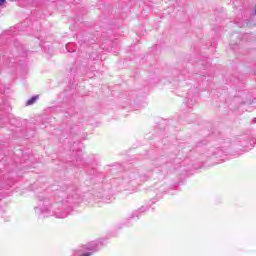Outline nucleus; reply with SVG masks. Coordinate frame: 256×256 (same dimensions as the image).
<instances>
[{
    "label": "nucleus",
    "instance_id": "nucleus-1",
    "mask_svg": "<svg viewBox=\"0 0 256 256\" xmlns=\"http://www.w3.org/2000/svg\"><path fill=\"white\" fill-rule=\"evenodd\" d=\"M37 99H39V95L33 96L32 98H30V99L26 102V105H33V103H35V101H37Z\"/></svg>",
    "mask_w": 256,
    "mask_h": 256
},
{
    "label": "nucleus",
    "instance_id": "nucleus-2",
    "mask_svg": "<svg viewBox=\"0 0 256 256\" xmlns=\"http://www.w3.org/2000/svg\"><path fill=\"white\" fill-rule=\"evenodd\" d=\"M4 2H5V0H0V7H1V5L4 4Z\"/></svg>",
    "mask_w": 256,
    "mask_h": 256
},
{
    "label": "nucleus",
    "instance_id": "nucleus-3",
    "mask_svg": "<svg viewBox=\"0 0 256 256\" xmlns=\"http://www.w3.org/2000/svg\"><path fill=\"white\" fill-rule=\"evenodd\" d=\"M87 249H89V251H93V247H88Z\"/></svg>",
    "mask_w": 256,
    "mask_h": 256
}]
</instances>
